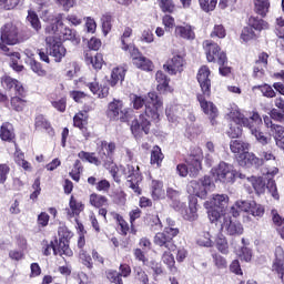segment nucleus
Wrapping results in <instances>:
<instances>
[{
	"label": "nucleus",
	"mask_w": 284,
	"mask_h": 284,
	"mask_svg": "<svg viewBox=\"0 0 284 284\" xmlns=\"http://www.w3.org/2000/svg\"><path fill=\"white\" fill-rule=\"evenodd\" d=\"M132 103L134 110H141L143 105L145 106L144 113L140 114L139 119H134L131 122V132L135 139H141L144 134H150V128L152 123L149 119L153 121H159L161 116V110L163 109V102L159 99L156 92H149L148 95H136L133 94Z\"/></svg>",
	"instance_id": "obj_1"
},
{
	"label": "nucleus",
	"mask_w": 284,
	"mask_h": 284,
	"mask_svg": "<svg viewBox=\"0 0 284 284\" xmlns=\"http://www.w3.org/2000/svg\"><path fill=\"white\" fill-rule=\"evenodd\" d=\"M210 68L203 65L197 71V82L202 93H197V101L204 114L209 116L212 125H214L216 116H219V109L212 102L207 101L212 94V80L210 79Z\"/></svg>",
	"instance_id": "obj_2"
},
{
	"label": "nucleus",
	"mask_w": 284,
	"mask_h": 284,
	"mask_svg": "<svg viewBox=\"0 0 284 284\" xmlns=\"http://www.w3.org/2000/svg\"><path fill=\"white\" fill-rule=\"evenodd\" d=\"M44 30L45 34H54L55 39L60 41H72L74 45L81 43V39L77 37V31L63 24V13L58 14L54 22L48 24Z\"/></svg>",
	"instance_id": "obj_3"
},
{
	"label": "nucleus",
	"mask_w": 284,
	"mask_h": 284,
	"mask_svg": "<svg viewBox=\"0 0 284 284\" xmlns=\"http://www.w3.org/2000/svg\"><path fill=\"white\" fill-rule=\"evenodd\" d=\"M237 123H243L244 128H248L251 134L256 139L257 143H261V145H267L270 143V138L261 131V126L263 123V120L261 119V115L258 113H253L252 116L245 118L243 113H237Z\"/></svg>",
	"instance_id": "obj_4"
},
{
	"label": "nucleus",
	"mask_w": 284,
	"mask_h": 284,
	"mask_svg": "<svg viewBox=\"0 0 284 284\" xmlns=\"http://www.w3.org/2000/svg\"><path fill=\"white\" fill-rule=\"evenodd\" d=\"M201 161H203V152L201 149H196L195 153H191L186 160V164H178L176 166V172L179 176H191V178H196L199 176V172H201Z\"/></svg>",
	"instance_id": "obj_5"
},
{
	"label": "nucleus",
	"mask_w": 284,
	"mask_h": 284,
	"mask_svg": "<svg viewBox=\"0 0 284 284\" xmlns=\"http://www.w3.org/2000/svg\"><path fill=\"white\" fill-rule=\"evenodd\" d=\"M115 150L116 144L114 142L108 143L106 141H102L98 155L101 163H103L104 168H111L110 173L115 183H121V178L119 176L116 168L113 165Z\"/></svg>",
	"instance_id": "obj_6"
},
{
	"label": "nucleus",
	"mask_w": 284,
	"mask_h": 284,
	"mask_svg": "<svg viewBox=\"0 0 284 284\" xmlns=\"http://www.w3.org/2000/svg\"><path fill=\"white\" fill-rule=\"evenodd\" d=\"M213 179L216 183H224L225 185H232L236 181L239 171L234 169V165L226 162H220L217 166L211 170Z\"/></svg>",
	"instance_id": "obj_7"
},
{
	"label": "nucleus",
	"mask_w": 284,
	"mask_h": 284,
	"mask_svg": "<svg viewBox=\"0 0 284 284\" xmlns=\"http://www.w3.org/2000/svg\"><path fill=\"white\" fill-rule=\"evenodd\" d=\"M215 185L212 182V178L210 175H204L200 180H193L187 185L189 194H193L199 199H207V192H212Z\"/></svg>",
	"instance_id": "obj_8"
},
{
	"label": "nucleus",
	"mask_w": 284,
	"mask_h": 284,
	"mask_svg": "<svg viewBox=\"0 0 284 284\" xmlns=\"http://www.w3.org/2000/svg\"><path fill=\"white\" fill-rule=\"evenodd\" d=\"M0 43L2 45H17V43H21L19 27L12 22L2 26L0 29Z\"/></svg>",
	"instance_id": "obj_9"
},
{
	"label": "nucleus",
	"mask_w": 284,
	"mask_h": 284,
	"mask_svg": "<svg viewBox=\"0 0 284 284\" xmlns=\"http://www.w3.org/2000/svg\"><path fill=\"white\" fill-rule=\"evenodd\" d=\"M106 116L110 121H121L125 123L128 121V110L123 105V101L114 99L109 103L106 110Z\"/></svg>",
	"instance_id": "obj_10"
},
{
	"label": "nucleus",
	"mask_w": 284,
	"mask_h": 284,
	"mask_svg": "<svg viewBox=\"0 0 284 284\" xmlns=\"http://www.w3.org/2000/svg\"><path fill=\"white\" fill-rule=\"evenodd\" d=\"M47 43V54H50V57H53L54 61L57 63H61L63 57H65L68 50L63 44L52 36H49L45 38Z\"/></svg>",
	"instance_id": "obj_11"
},
{
	"label": "nucleus",
	"mask_w": 284,
	"mask_h": 284,
	"mask_svg": "<svg viewBox=\"0 0 284 284\" xmlns=\"http://www.w3.org/2000/svg\"><path fill=\"white\" fill-rule=\"evenodd\" d=\"M124 174L128 179V185L135 194H141V187H139V183L143 181V176L141 175V171L139 166L128 164L124 169Z\"/></svg>",
	"instance_id": "obj_12"
},
{
	"label": "nucleus",
	"mask_w": 284,
	"mask_h": 284,
	"mask_svg": "<svg viewBox=\"0 0 284 284\" xmlns=\"http://www.w3.org/2000/svg\"><path fill=\"white\" fill-rule=\"evenodd\" d=\"M205 45H206V59L210 63L216 60L219 65H225V63H227V55H225L224 52H221V47H219V44L206 41Z\"/></svg>",
	"instance_id": "obj_13"
},
{
	"label": "nucleus",
	"mask_w": 284,
	"mask_h": 284,
	"mask_svg": "<svg viewBox=\"0 0 284 284\" xmlns=\"http://www.w3.org/2000/svg\"><path fill=\"white\" fill-rule=\"evenodd\" d=\"M262 174L266 179V190H268L273 199L278 200V189L276 187V182L274 181V175L278 174V168H264L262 169Z\"/></svg>",
	"instance_id": "obj_14"
},
{
	"label": "nucleus",
	"mask_w": 284,
	"mask_h": 284,
	"mask_svg": "<svg viewBox=\"0 0 284 284\" xmlns=\"http://www.w3.org/2000/svg\"><path fill=\"white\" fill-rule=\"evenodd\" d=\"M130 274H132V267H130L128 264H121L119 266V271H106V278L110 281V283L123 284V278H128Z\"/></svg>",
	"instance_id": "obj_15"
},
{
	"label": "nucleus",
	"mask_w": 284,
	"mask_h": 284,
	"mask_svg": "<svg viewBox=\"0 0 284 284\" xmlns=\"http://www.w3.org/2000/svg\"><path fill=\"white\" fill-rule=\"evenodd\" d=\"M222 230L229 236H241L244 232L243 224L236 220H233L232 217H224Z\"/></svg>",
	"instance_id": "obj_16"
},
{
	"label": "nucleus",
	"mask_w": 284,
	"mask_h": 284,
	"mask_svg": "<svg viewBox=\"0 0 284 284\" xmlns=\"http://www.w3.org/2000/svg\"><path fill=\"white\" fill-rule=\"evenodd\" d=\"M0 52L11 58L10 65L12 70H14L16 72H23V65L19 64L18 62L19 59H21V53L11 51L10 48H8V45L3 43H0Z\"/></svg>",
	"instance_id": "obj_17"
},
{
	"label": "nucleus",
	"mask_w": 284,
	"mask_h": 284,
	"mask_svg": "<svg viewBox=\"0 0 284 284\" xmlns=\"http://www.w3.org/2000/svg\"><path fill=\"white\" fill-rule=\"evenodd\" d=\"M240 165H254L255 168H261L263 165V160L258 159L254 153H250L247 150L240 155H236Z\"/></svg>",
	"instance_id": "obj_18"
},
{
	"label": "nucleus",
	"mask_w": 284,
	"mask_h": 284,
	"mask_svg": "<svg viewBox=\"0 0 284 284\" xmlns=\"http://www.w3.org/2000/svg\"><path fill=\"white\" fill-rule=\"evenodd\" d=\"M1 83L4 90H13L18 97H23L26 94V89H23V85L11 77L4 75L1 79Z\"/></svg>",
	"instance_id": "obj_19"
},
{
	"label": "nucleus",
	"mask_w": 284,
	"mask_h": 284,
	"mask_svg": "<svg viewBox=\"0 0 284 284\" xmlns=\"http://www.w3.org/2000/svg\"><path fill=\"white\" fill-rule=\"evenodd\" d=\"M273 272H276L282 280V283H284V250L281 246L275 247Z\"/></svg>",
	"instance_id": "obj_20"
},
{
	"label": "nucleus",
	"mask_w": 284,
	"mask_h": 284,
	"mask_svg": "<svg viewBox=\"0 0 284 284\" xmlns=\"http://www.w3.org/2000/svg\"><path fill=\"white\" fill-rule=\"evenodd\" d=\"M185 60L181 55H174L171 60H169L164 65V70L169 72V74H176L183 70V65Z\"/></svg>",
	"instance_id": "obj_21"
},
{
	"label": "nucleus",
	"mask_w": 284,
	"mask_h": 284,
	"mask_svg": "<svg viewBox=\"0 0 284 284\" xmlns=\"http://www.w3.org/2000/svg\"><path fill=\"white\" fill-rule=\"evenodd\" d=\"M195 28L191 24L184 23V26L175 27V37L184 39L185 41H194L196 39Z\"/></svg>",
	"instance_id": "obj_22"
},
{
	"label": "nucleus",
	"mask_w": 284,
	"mask_h": 284,
	"mask_svg": "<svg viewBox=\"0 0 284 284\" xmlns=\"http://www.w3.org/2000/svg\"><path fill=\"white\" fill-rule=\"evenodd\" d=\"M196 204H197L196 199H192L189 202V209H185V204H184L183 210L178 212L182 214L185 221L194 222L196 221V219H199V213H197L199 209L196 207Z\"/></svg>",
	"instance_id": "obj_23"
},
{
	"label": "nucleus",
	"mask_w": 284,
	"mask_h": 284,
	"mask_svg": "<svg viewBox=\"0 0 284 284\" xmlns=\"http://www.w3.org/2000/svg\"><path fill=\"white\" fill-rule=\"evenodd\" d=\"M166 196L171 201V207L175 210V212H181L183 207H185V203L181 202V192L176 191L172 187L166 190Z\"/></svg>",
	"instance_id": "obj_24"
},
{
	"label": "nucleus",
	"mask_w": 284,
	"mask_h": 284,
	"mask_svg": "<svg viewBox=\"0 0 284 284\" xmlns=\"http://www.w3.org/2000/svg\"><path fill=\"white\" fill-rule=\"evenodd\" d=\"M154 243L159 247H163L164 250H169V252H174V250H176V245H174V241H171V239L168 235H165L164 232L155 234Z\"/></svg>",
	"instance_id": "obj_25"
},
{
	"label": "nucleus",
	"mask_w": 284,
	"mask_h": 284,
	"mask_svg": "<svg viewBox=\"0 0 284 284\" xmlns=\"http://www.w3.org/2000/svg\"><path fill=\"white\" fill-rule=\"evenodd\" d=\"M239 114H241V112L236 111L231 113V119L233 120L234 124H231L227 134L231 139H239V136H241V134H243V123L236 121V119H239Z\"/></svg>",
	"instance_id": "obj_26"
},
{
	"label": "nucleus",
	"mask_w": 284,
	"mask_h": 284,
	"mask_svg": "<svg viewBox=\"0 0 284 284\" xmlns=\"http://www.w3.org/2000/svg\"><path fill=\"white\" fill-rule=\"evenodd\" d=\"M0 139L1 141H7L8 143H11V141H14V126H12V123L10 122L2 123L0 128Z\"/></svg>",
	"instance_id": "obj_27"
},
{
	"label": "nucleus",
	"mask_w": 284,
	"mask_h": 284,
	"mask_svg": "<svg viewBox=\"0 0 284 284\" xmlns=\"http://www.w3.org/2000/svg\"><path fill=\"white\" fill-rule=\"evenodd\" d=\"M54 256H72V250L69 242L57 240L55 248H53Z\"/></svg>",
	"instance_id": "obj_28"
},
{
	"label": "nucleus",
	"mask_w": 284,
	"mask_h": 284,
	"mask_svg": "<svg viewBox=\"0 0 284 284\" xmlns=\"http://www.w3.org/2000/svg\"><path fill=\"white\" fill-rule=\"evenodd\" d=\"M227 203H230V197L227 195L216 194V195H213L211 200V207L225 212V207H227Z\"/></svg>",
	"instance_id": "obj_29"
},
{
	"label": "nucleus",
	"mask_w": 284,
	"mask_h": 284,
	"mask_svg": "<svg viewBox=\"0 0 284 284\" xmlns=\"http://www.w3.org/2000/svg\"><path fill=\"white\" fill-rule=\"evenodd\" d=\"M69 207L67 209L68 219H74V216H79L83 210V203L77 201L74 196H71L69 202Z\"/></svg>",
	"instance_id": "obj_30"
},
{
	"label": "nucleus",
	"mask_w": 284,
	"mask_h": 284,
	"mask_svg": "<svg viewBox=\"0 0 284 284\" xmlns=\"http://www.w3.org/2000/svg\"><path fill=\"white\" fill-rule=\"evenodd\" d=\"M159 92H171L170 90V78L163 72L158 71L155 74Z\"/></svg>",
	"instance_id": "obj_31"
},
{
	"label": "nucleus",
	"mask_w": 284,
	"mask_h": 284,
	"mask_svg": "<svg viewBox=\"0 0 284 284\" xmlns=\"http://www.w3.org/2000/svg\"><path fill=\"white\" fill-rule=\"evenodd\" d=\"M250 183H252L253 189L255 190L256 194H264L266 190V181L265 175L263 178H246Z\"/></svg>",
	"instance_id": "obj_32"
},
{
	"label": "nucleus",
	"mask_w": 284,
	"mask_h": 284,
	"mask_svg": "<svg viewBox=\"0 0 284 284\" xmlns=\"http://www.w3.org/2000/svg\"><path fill=\"white\" fill-rule=\"evenodd\" d=\"M151 196L154 201L165 199V191H163V182L153 180L151 184Z\"/></svg>",
	"instance_id": "obj_33"
},
{
	"label": "nucleus",
	"mask_w": 284,
	"mask_h": 284,
	"mask_svg": "<svg viewBox=\"0 0 284 284\" xmlns=\"http://www.w3.org/2000/svg\"><path fill=\"white\" fill-rule=\"evenodd\" d=\"M231 152L240 156L243 152L250 150V144L247 142H243L242 140H232L230 143Z\"/></svg>",
	"instance_id": "obj_34"
},
{
	"label": "nucleus",
	"mask_w": 284,
	"mask_h": 284,
	"mask_svg": "<svg viewBox=\"0 0 284 284\" xmlns=\"http://www.w3.org/2000/svg\"><path fill=\"white\" fill-rule=\"evenodd\" d=\"M255 6V12L260 17L264 19V17H267V12H270V0H254Z\"/></svg>",
	"instance_id": "obj_35"
},
{
	"label": "nucleus",
	"mask_w": 284,
	"mask_h": 284,
	"mask_svg": "<svg viewBox=\"0 0 284 284\" xmlns=\"http://www.w3.org/2000/svg\"><path fill=\"white\" fill-rule=\"evenodd\" d=\"M125 80V69L122 67L114 68L111 72L110 85L114 88L119 81L123 82Z\"/></svg>",
	"instance_id": "obj_36"
},
{
	"label": "nucleus",
	"mask_w": 284,
	"mask_h": 284,
	"mask_svg": "<svg viewBox=\"0 0 284 284\" xmlns=\"http://www.w3.org/2000/svg\"><path fill=\"white\" fill-rule=\"evenodd\" d=\"M83 113H78L74 115L73 125L74 128H79L84 139H88L90 136V132H88V128H85V120H83Z\"/></svg>",
	"instance_id": "obj_37"
},
{
	"label": "nucleus",
	"mask_w": 284,
	"mask_h": 284,
	"mask_svg": "<svg viewBox=\"0 0 284 284\" xmlns=\"http://www.w3.org/2000/svg\"><path fill=\"white\" fill-rule=\"evenodd\" d=\"M87 85H88L89 90L92 92V94H95L99 98H101V97L105 98L109 94V89L104 87L101 90V87L97 82V79H94L93 82H89Z\"/></svg>",
	"instance_id": "obj_38"
},
{
	"label": "nucleus",
	"mask_w": 284,
	"mask_h": 284,
	"mask_svg": "<svg viewBox=\"0 0 284 284\" xmlns=\"http://www.w3.org/2000/svg\"><path fill=\"white\" fill-rule=\"evenodd\" d=\"M133 65H136L140 70H144L145 72H151L152 62L150 59L144 55H140L139 58L133 59Z\"/></svg>",
	"instance_id": "obj_39"
},
{
	"label": "nucleus",
	"mask_w": 284,
	"mask_h": 284,
	"mask_svg": "<svg viewBox=\"0 0 284 284\" xmlns=\"http://www.w3.org/2000/svg\"><path fill=\"white\" fill-rule=\"evenodd\" d=\"M134 280L138 284H150V276H148V273L141 267H134L133 268Z\"/></svg>",
	"instance_id": "obj_40"
},
{
	"label": "nucleus",
	"mask_w": 284,
	"mask_h": 284,
	"mask_svg": "<svg viewBox=\"0 0 284 284\" xmlns=\"http://www.w3.org/2000/svg\"><path fill=\"white\" fill-rule=\"evenodd\" d=\"M215 245L221 254H229L230 244L227 243V239L225 237V235H223L222 233L217 234Z\"/></svg>",
	"instance_id": "obj_41"
},
{
	"label": "nucleus",
	"mask_w": 284,
	"mask_h": 284,
	"mask_svg": "<svg viewBox=\"0 0 284 284\" xmlns=\"http://www.w3.org/2000/svg\"><path fill=\"white\" fill-rule=\"evenodd\" d=\"M273 132H275L274 134V139H275V143L277 148H281L282 150H284V128L283 125H273Z\"/></svg>",
	"instance_id": "obj_42"
},
{
	"label": "nucleus",
	"mask_w": 284,
	"mask_h": 284,
	"mask_svg": "<svg viewBox=\"0 0 284 284\" xmlns=\"http://www.w3.org/2000/svg\"><path fill=\"white\" fill-rule=\"evenodd\" d=\"M250 27L253 30H257V32H261L262 30H268L270 23L263 19L258 18H250Z\"/></svg>",
	"instance_id": "obj_43"
},
{
	"label": "nucleus",
	"mask_w": 284,
	"mask_h": 284,
	"mask_svg": "<svg viewBox=\"0 0 284 284\" xmlns=\"http://www.w3.org/2000/svg\"><path fill=\"white\" fill-rule=\"evenodd\" d=\"M36 130H45L47 132H52V125L49 123L48 119L42 114L36 118Z\"/></svg>",
	"instance_id": "obj_44"
},
{
	"label": "nucleus",
	"mask_w": 284,
	"mask_h": 284,
	"mask_svg": "<svg viewBox=\"0 0 284 284\" xmlns=\"http://www.w3.org/2000/svg\"><path fill=\"white\" fill-rule=\"evenodd\" d=\"M197 245H200V247H213L214 246V241H212V235L210 234V232H203L197 241H196Z\"/></svg>",
	"instance_id": "obj_45"
},
{
	"label": "nucleus",
	"mask_w": 284,
	"mask_h": 284,
	"mask_svg": "<svg viewBox=\"0 0 284 284\" xmlns=\"http://www.w3.org/2000/svg\"><path fill=\"white\" fill-rule=\"evenodd\" d=\"M253 90H260L262 95L266 97V99H274V97H276V91H274L270 84L255 85Z\"/></svg>",
	"instance_id": "obj_46"
},
{
	"label": "nucleus",
	"mask_w": 284,
	"mask_h": 284,
	"mask_svg": "<svg viewBox=\"0 0 284 284\" xmlns=\"http://www.w3.org/2000/svg\"><path fill=\"white\" fill-rule=\"evenodd\" d=\"M90 204L93 205V207H103V205H108V197L92 193L90 195Z\"/></svg>",
	"instance_id": "obj_47"
},
{
	"label": "nucleus",
	"mask_w": 284,
	"mask_h": 284,
	"mask_svg": "<svg viewBox=\"0 0 284 284\" xmlns=\"http://www.w3.org/2000/svg\"><path fill=\"white\" fill-rule=\"evenodd\" d=\"M163 162V152H161V148L155 145L151 152V165H161Z\"/></svg>",
	"instance_id": "obj_48"
},
{
	"label": "nucleus",
	"mask_w": 284,
	"mask_h": 284,
	"mask_svg": "<svg viewBox=\"0 0 284 284\" xmlns=\"http://www.w3.org/2000/svg\"><path fill=\"white\" fill-rule=\"evenodd\" d=\"M27 20L29 21L31 28L36 30V32H39L41 30V21L39 20V16L34 11H29Z\"/></svg>",
	"instance_id": "obj_49"
},
{
	"label": "nucleus",
	"mask_w": 284,
	"mask_h": 284,
	"mask_svg": "<svg viewBox=\"0 0 284 284\" xmlns=\"http://www.w3.org/2000/svg\"><path fill=\"white\" fill-rule=\"evenodd\" d=\"M171 252L172 251H170V250L164 251V253L162 255V261L169 267V270L171 272H174V270H175L174 265L176 262L174 261V255H172Z\"/></svg>",
	"instance_id": "obj_50"
},
{
	"label": "nucleus",
	"mask_w": 284,
	"mask_h": 284,
	"mask_svg": "<svg viewBox=\"0 0 284 284\" xmlns=\"http://www.w3.org/2000/svg\"><path fill=\"white\" fill-rule=\"evenodd\" d=\"M27 101L22 98H20L19 94H16V97L11 98V108L16 110V112H23V108H26Z\"/></svg>",
	"instance_id": "obj_51"
},
{
	"label": "nucleus",
	"mask_w": 284,
	"mask_h": 284,
	"mask_svg": "<svg viewBox=\"0 0 284 284\" xmlns=\"http://www.w3.org/2000/svg\"><path fill=\"white\" fill-rule=\"evenodd\" d=\"M101 23H102V32L104 37H108L110 33V30H112V16L110 14H104L101 18Z\"/></svg>",
	"instance_id": "obj_52"
},
{
	"label": "nucleus",
	"mask_w": 284,
	"mask_h": 284,
	"mask_svg": "<svg viewBox=\"0 0 284 284\" xmlns=\"http://www.w3.org/2000/svg\"><path fill=\"white\" fill-rule=\"evenodd\" d=\"M79 256L82 265L88 267V270H92V267H94V264L92 263V256H90L85 250H80Z\"/></svg>",
	"instance_id": "obj_53"
},
{
	"label": "nucleus",
	"mask_w": 284,
	"mask_h": 284,
	"mask_svg": "<svg viewBox=\"0 0 284 284\" xmlns=\"http://www.w3.org/2000/svg\"><path fill=\"white\" fill-rule=\"evenodd\" d=\"M29 65L32 72L38 74V77H45V69L41 65V62H37V60L30 59Z\"/></svg>",
	"instance_id": "obj_54"
},
{
	"label": "nucleus",
	"mask_w": 284,
	"mask_h": 284,
	"mask_svg": "<svg viewBox=\"0 0 284 284\" xmlns=\"http://www.w3.org/2000/svg\"><path fill=\"white\" fill-rule=\"evenodd\" d=\"M57 239L54 241L48 242V240H43L41 245L43 247L42 252L44 256H50L52 252L55 250Z\"/></svg>",
	"instance_id": "obj_55"
},
{
	"label": "nucleus",
	"mask_w": 284,
	"mask_h": 284,
	"mask_svg": "<svg viewBox=\"0 0 284 284\" xmlns=\"http://www.w3.org/2000/svg\"><path fill=\"white\" fill-rule=\"evenodd\" d=\"M225 211H221L220 209H214V206H210V210L207 211V216L211 223H216L221 216H223Z\"/></svg>",
	"instance_id": "obj_56"
},
{
	"label": "nucleus",
	"mask_w": 284,
	"mask_h": 284,
	"mask_svg": "<svg viewBox=\"0 0 284 284\" xmlns=\"http://www.w3.org/2000/svg\"><path fill=\"white\" fill-rule=\"evenodd\" d=\"M252 205H254V201L239 200L235 202V207H237L240 212H250L252 210Z\"/></svg>",
	"instance_id": "obj_57"
},
{
	"label": "nucleus",
	"mask_w": 284,
	"mask_h": 284,
	"mask_svg": "<svg viewBox=\"0 0 284 284\" xmlns=\"http://www.w3.org/2000/svg\"><path fill=\"white\" fill-rule=\"evenodd\" d=\"M199 2L204 12H212V10L216 8V3H219V0H199Z\"/></svg>",
	"instance_id": "obj_58"
},
{
	"label": "nucleus",
	"mask_w": 284,
	"mask_h": 284,
	"mask_svg": "<svg viewBox=\"0 0 284 284\" xmlns=\"http://www.w3.org/2000/svg\"><path fill=\"white\" fill-rule=\"evenodd\" d=\"M78 156L82 161H88L89 163H94V165H99V158L94 156V153H88V152L81 151L78 154Z\"/></svg>",
	"instance_id": "obj_59"
},
{
	"label": "nucleus",
	"mask_w": 284,
	"mask_h": 284,
	"mask_svg": "<svg viewBox=\"0 0 284 284\" xmlns=\"http://www.w3.org/2000/svg\"><path fill=\"white\" fill-rule=\"evenodd\" d=\"M276 79H282L283 82H275L273 84L274 90L284 97V71L275 73Z\"/></svg>",
	"instance_id": "obj_60"
},
{
	"label": "nucleus",
	"mask_w": 284,
	"mask_h": 284,
	"mask_svg": "<svg viewBox=\"0 0 284 284\" xmlns=\"http://www.w3.org/2000/svg\"><path fill=\"white\" fill-rule=\"evenodd\" d=\"M162 12H174V2L172 0H158Z\"/></svg>",
	"instance_id": "obj_61"
},
{
	"label": "nucleus",
	"mask_w": 284,
	"mask_h": 284,
	"mask_svg": "<svg viewBox=\"0 0 284 284\" xmlns=\"http://www.w3.org/2000/svg\"><path fill=\"white\" fill-rule=\"evenodd\" d=\"M256 38V33H254V29L251 27H245L242 30L241 39L244 41H252V39Z\"/></svg>",
	"instance_id": "obj_62"
},
{
	"label": "nucleus",
	"mask_w": 284,
	"mask_h": 284,
	"mask_svg": "<svg viewBox=\"0 0 284 284\" xmlns=\"http://www.w3.org/2000/svg\"><path fill=\"white\" fill-rule=\"evenodd\" d=\"M248 213L252 214V216H258L261 219L263 214H265V207L254 202V205L251 206V211Z\"/></svg>",
	"instance_id": "obj_63"
},
{
	"label": "nucleus",
	"mask_w": 284,
	"mask_h": 284,
	"mask_svg": "<svg viewBox=\"0 0 284 284\" xmlns=\"http://www.w3.org/2000/svg\"><path fill=\"white\" fill-rule=\"evenodd\" d=\"M271 215H272V221H273L274 225H276V227H284V217H282L278 214V211L273 209L271 211Z\"/></svg>",
	"instance_id": "obj_64"
}]
</instances>
